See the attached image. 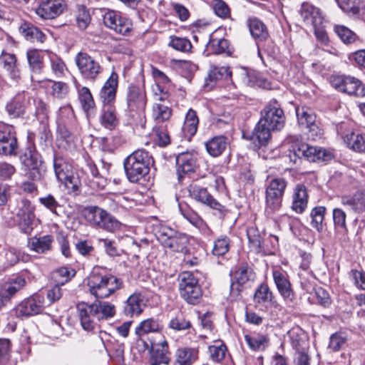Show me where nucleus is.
Wrapping results in <instances>:
<instances>
[{
  "label": "nucleus",
  "instance_id": "3",
  "mask_svg": "<svg viewBox=\"0 0 365 365\" xmlns=\"http://www.w3.org/2000/svg\"><path fill=\"white\" fill-rule=\"evenodd\" d=\"M153 156L144 149H138L129 155L123 161V167L128 180L138 182L150 172L153 165Z\"/></svg>",
  "mask_w": 365,
  "mask_h": 365
},
{
  "label": "nucleus",
  "instance_id": "46",
  "mask_svg": "<svg viewBox=\"0 0 365 365\" xmlns=\"http://www.w3.org/2000/svg\"><path fill=\"white\" fill-rule=\"evenodd\" d=\"M335 33L345 44H351L359 39V36L349 28L343 25H335Z\"/></svg>",
  "mask_w": 365,
  "mask_h": 365
},
{
  "label": "nucleus",
  "instance_id": "19",
  "mask_svg": "<svg viewBox=\"0 0 365 365\" xmlns=\"http://www.w3.org/2000/svg\"><path fill=\"white\" fill-rule=\"evenodd\" d=\"M272 277L280 296L286 302H292L295 299V293L287 272L274 269L272 270Z\"/></svg>",
  "mask_w": 365,
  "mask_h": 365
},
{
  "label": "nucleus",
  "instance_id": "31",
  "mask_svg": "<svg viewBox=\"0 0 365 365\" xmlns=\"http://www.w3.org/2000/svg\"><path fill=\"white\" fill-rule=\"evenodd\" d=\"M346 146L359 153H365V133L351 132L343 137Z\"/></svg>",
  "mask_w": 365,
  "mask_h": 365
},
{
  "label": "nucleus",
  "instance_id": "54",
  "mask_svg": "<svg viewBox=\"0 0 365 365\" xmlns=\"http://www.w3.org/2000/svg\"><path fill=\"white\" fill-rule=\"evenodd\" d=\"M346 213L340 208H334L333 210V220L334 225L336 228L342 230L344 234V241H346L347 237V228L346 225Z\"/></svg>",
  "mask_w": 365,
  "mask_h": 365
},
{
  "label": "nucleus",
  "instance_id": "60",
  "mask_svg": "<svg viewBox=\"0 0 365 365\" xmlns=\"http://www.w3.org/2000/svg\"><path fill=\"white\" fill-rule=\"evenodd\" d=\"M339 7L345 12L358 15L360 11L361 0H336Z\"/></svg>",
  "mask_w": 365,
  "mask_h": 365
},
{
  "label": "nucleus",
  "instance_id": "49",
  "mask_svg": "<svg viewBox=\"0 0 365 365\" xmlns=\"http://www.w3.org/2000/svg\"><path fill=\"white\" fill-rule=\"evenodd\" d=\"M91 175L88 177V185L94 190H103L108 184V180L100 175L96 168H91Z\"/></svg>",
  "mask_w": 365,
  "mask_h": 365
},
{
  "label": "nucleus",
  "instance_id": "20",
  "mask_svg": "<svg viewBox=\"0 0 365 365\" xmlns=\"http://www.w3.org/2000/svg\"><path fill=\"white\" fill-rule=\"evenodd\" d=\"M17 140L14 128L9 125L0 123V154L11 155L16 153Z\"/></svg>",
  "mask_w": 365,
  "mask_h": 365
},
{
  "label": "nucleus",
  "instance_id": "42",
  "mask_svg": "<svg viewBox=\"0 0 365 365\" xmlns=\"http://www.w3.org/2000/svg\"><path fill=\"white\" fill-rule=\"evenodd\" d=\"M162 326L159 321L153 318H149L142 321L135 328V333L136 336H145L150 332H158L161 331Z\"/></svg>",
  "mask_w": 365,
  "mask_h": 365
},
{
  "label": "nucleus",
  "instance_id": "47",
  "mask_svg": "<svg viewBox=\"0 0 365 365\" xmlns=\"http://www.w3.org/2000/svg\"><path fill=\"white\" fill-rule=\"evenodd\" d=\"M247 236L251 249L257 252H261L264 242L262 240V237L258 229L254 226L248 227L247 230Z\"/></svg>",
  "mask_w": 365,
  "mask_h": 365
},
{
  "label": "nucleus",
  "instance_id": "37",
  "mask_svg": "<svg viewBox=\"0 0 365 365\" xmlns=\"http://www.w3.org/2000/svg\"><path fill=\"white\" fill-rule=\"evenodd\" d=\"M53 237L47 235L39 237H32L29 240L28 245L31 250L38 253H43L51 249Z\"/></svg>",
  "mask_w": 365,
  "mask_h": 365
},
{
  "label": "nucleus",
  "instance_id": "39",
  "mask_svg": "<svg viewBox=\"0 0 365 365\" xmlns=\"http://www.w3.org/2000/svg\"><path fill=\"white\" fill-rule=\"evenodd\" d=\"M245 339L249 347L255 351H264L269 343V337L264 334H246Z\"/></svg>",
  "mask_w": 365,
  "mask_h": 365
},
{
  "label": "nucleus",
  "instance_id": "40",
  "mask_svg": "<svg viewBox=\"0 0 365 365\" xmlns=\"http://www.w3.org/2000/svg\"><path fill=\"white\" fill-rule=\"evenodd\" d=\"M20 31L27 40L32 42L43 43L46 38V35L38 28L30 24H23Z\"/></svg>",
  "mask_w": 365,
  "mask_h": 365
},
{
  "label": "nucleus",
  "instance_id": "28",
  "mask_svg": "<svg viewBox=\"0 0 365 365\" xmlns=\"http://www.w3.org/2000/svg\"><path fill=\"white\" fill-rule=\"evenodd\" d=\"M25 279L18 277L4 282L0 287V300L1 302L7 301L25 285Z\"/></svg>",
  "mask_w": 365,
  "mask_h": 365
},
{
  "label": "nucleus",
  "instance_id": "14",
  "mask_svg": "<svg viewBox=\"0 0 365 365\" xmlns=\"http://www.w3.org/2000/svg\"><path fill=\"white\" fill-rule=\"evenodd\" d=\"M31 101L35 103L27 93H21L16 95L6 106L8 114L12 118L22 117L25 113L37 114V110H34Z\"/></svg>",
  "mask_w": 365,
  "mask_h": 365
},
{
  "label": "nucleus",
  "instance_id": "43",
  "mask_svg": "<svg viewBox=\"0 0 365 365\" xmlns=\"http://www.w3.org/2000/svg\"><path fill=\"white\" fill-rule=\"evenodd\" d=\"M58 182L63 184L69 195H77L81 192V180L74 171L68 175L65 179L60 180Z\"/></svg>",
  "mask_w": 365,
  "mask_h": 365
},
{
  "label": "nucleus",
  "instance_id": "18",
  "mask_svg": "<svg viewBox=\"0 0 365 365\" xmlns=\"http://www.w3.org/2000/svg\"><path fill=\"white\" fill-rule=\"evenodd\" d=\"M197 161V155L193 153H182L176 157V173L179 182H182L186 175L195 171Z\"/></svg>",
  "mask_w": 365,
  "mask_h": 365
},
{
  "label": "nucleus",
  "instance_id": "55",
  "mask_svg": "<svg viewBox=\"0 0 365 365\" xmlns=\"http://www.w3.org/2000/svg\"><path fill=\"white\" fill-rule=\"evenodd\" d=\"M232 72L227 66H214L209 72L208 78L211 81H217L222 79H228L231 77Z\"/></svg>",
  "mask_w": 365,
  "mask_h": 365
},
{
  "label": "nucleus",
  "instance_id": "44",
  "mask_svg": "<svg viewBox=\"0 0 365 365\" xmlns=\"http://www.w3.org/2000/svg\"><path fill=\"white\" fill-rule=\"evenodd\" d=\"M51 86L50 94L56 99L62 100L66 98L70 91L69 86L63 81H49Z\"/></svg>",
  "mask_w": 365,
  "mask_h": 365
},
{
  "label": "nucleus",
  "instance_id": "11",
  "mask_svg": "<svg viewBox=\"0 0 365 365\" xmlns=\"http://www.w3.org/2000/svg\"><path fill=\"white\" fill-rule=\"evenodd\" d=\"M331 83L339 91L356 98L365 96V86L359 79L350 76H335Z\"/></svg>",
  "mask_w": 365,
  "mask_h": 365
},
{
  "label": "nucleus",
  "instance_id": "32",
  "mask_svg": "<svg viewBox=\"0 0 365 365\" xmlns=\"http://www.w3.org/2000/svg\"><path fill=\"white\" fill-rule=\"evenodd\" d=\"M114 70L102 86L99 97L102 106H114Z\"/></svg>",
  "mask_w": 365,
  "mask_h": 365
},
{
  "label": "nucleus",
  "instance_id": "12",
  "mask_svg": "<svg viewBox=\"0 0 365 365\" xmlns=\"http://www.w3.org/2000/svg\"><path fill=\"white\" fill-rule=\"evenodd\" d=\"M16 215L20 230L25 234H30L33 229L35 219L34 207L27 199H21L17 202Z\"/></svg>",
  "mask_w": 365,
  "mask_h": 365
},
{
  "label": "nucleus",
  "instance_id": "35",
  "mask_svg": "<svg viewBox=\"0 0 365 365\" xmlns=\"http://www.w3.org/2000/svg\"><path fill=\"white\" fill-rule=\"evenodd\" d=\"M248 27L252 36L257 42L264 41L269 36V32L266 25L257 18L249 19Z\"/></svg>",
  "mask_w": 365,
  "mask_h": 365
},
{
  "label": "nucleus",
  "instance_id": "23",
  "mask_svg": "<svg viewBox=\"0 0 365 365\" xmlns=\"http://www.w3.org/2000/svg\"><path fill=\"white\" fill-rule=\"evenodd\" d=\"M128 106L130 110H143L146 105L145 94L143 88L135 85L128 87Z\"/></svg>",
  "mask_w": 365,
  "mask_h": 365
},
{
  "label": "nucleus",
  "instance_id": "63",
  "mask_svg": "<svg viewBox=\"0 0 365 365\" xmlns=\"http://www.w3.org/2000/svg\"><path fill=\"white\" fill-rule=\"evenodd\" d=\"M38 201L41 205L48 210L51 213L58 215L57 208L61 206L53 195L47 194L45 196L40 197Z\"/></svg>",
  "mask_w": 365,
  "mask_h": 365
},
{
  "label": "nucleus",
  "instance_id": "1",
  "mask_svg": "<svg viewBox=\"0 0 365 365\" xmlns=\"http://www.w3.org/2000/svg\"><path fill=\"white\" fill-rule=\"evenodd\" d=\"M285 115L280 105L272 100L261 111V118L252 131L243 132L244 139L250 141L254 150L265 147L271 140V132L282 130Z\"/></svg>",
  "mask_w": 365,
  "mask_h": 365
},
{
  "label": "nucleus",
  "instance_id": "34",
  "mask_svg": "<svg viewBox=\"0 0 365 365\" xmlns=\"http://www.w3.org/2000/svg\"><path fill=\"white\" fill-rule=\"evenodd\" d=\"M53 168L58 181L65 179L68 175L73 171L72 165L68 162L66 159L59 155H54Z\"/></svg>",
  "mask_w": 365,
  "mask_h": 365
},
{
  "label": "nucleus",
  "instance_id": "7",
  "mask_svg": "<svg viewBox=\"0 0 365 365\" xmlns=\"http://www.w3.org/2000/svg\"><path fill=\"white\" fill-rule=\"evenodd\" d=\"M113 276L107 275L97 270H93L87 280L90 293L96 298L104 299L114 292V285L111 281Z\"/></svg>",
  "mask_w": 365,
  "mask_h": 365
},
{
  "label": "nucleus",
  "instance_id": "45",
  "mask_svg": "<svg viewBox=\"0 0 365 365\" xmlns=\"http://www.w3.org/2000/svg\"><path fill=\"white\" fill-rule=\"evenodd\" d=\"M78 100L85 112L88 113L95 108L93 96L87 87H83L78 90Z\"/></svg>",
  "mask_w": 365,
  "mask_h": 365
},
{
  "label": "nucleus",
  "instance_id": "59",
  "mask_svg": "<svg viewBox=\"0 0 365 365\" xmlns=\"http://www.w3.org/2000/svg\"><path fill=\"white\" fill-rule=\"evenodd\" d=\"M230 248V240L226 236L217 238L214 242L212 254L216 256H222L226 254Z\"/></svg>",
  "mask_w": 365,
  "mask_h": 365
},
{
  "label": "nucleus",
  "instance_id": "53",
  "mask_svg": "<svg viewBox=\"0 0 365 365\" xmlns=\"http://www.w3.org/2000/svg\"><path fill=\"white\" fill-rule=\"evenodd\" d=\"M26 56L31 69L34 72H40L43 67L41 52L36 49L29 50Z\"/></svg>",
  "mask_w": 365,
  "mask_h": 365
},
{
  "label": "nucleus",
  "instance_id": "29",
  "mask_svg": "<svg viewBox=\"0 0 365 365\" xmlns=\"http://www.w3.org/2000/svg\"><path fill=\"white\" fill-rule=\"evenodd\" d=\"M228 139L224 135H217L205 143L207 153L212 157H218L225 150Z\"/></svg>",
  "mask_w": 365,
  "mask_h": 365
},
{
  "label": "nucleus",
  "instance_id": "36",
  "mask_svg": "<svg viewBox=\"0 0 365 365\" xmlns=\"http://www.w3.org/2000/svg\"><path fill=\"white\" fill-rule=\"evenodd\" d=\"M199 120L196 112L190 109L185 118L182 130L185 138L190 139L197 132Z\"/></svg>",
  "mask_w": 365,
  "mask_h": 365
},
{
  "label": "nucleus",
  "instance_id": "4",
  "mask_svg": "<svg viewBox=\"0 0 365 365\" xmlns=\"http://www.w3.org/2000/svg\"><path fill=\"white\" fill-rule=\"evenodd\" d=\"M230 276V297L235 301L241 298L242 290L250 287L255 279V273L247 264H241L235 269H232Z\"/></svg>",
  "mask_w": 365,
  "mask_h": 365
},
{
  "label": "nucleus",
  "instance_id": "41",
  "mask_svg": "<svg viewBox=\"0 0 365 365\" xmlns=\"http://www.w3.org/2000/svg\"><path fill=\"white\" fill-rule=\"evenodd\" d=\"M198 357V351L195 349H180L176 353L175 365H192Z\"/></svg>",
  "mask_w": 365,
  "mask_h": 365
},
{
  "label": "nucleus",
  "instance_id": "38",
  "mask_svg": "<svg viewBox=\"0 0 365 365\" xmlns=\"http://www.w3.org/2000/svg\"><path fill=\"white\" fill-rule=\"evenodd\" d=\"M206 46L207 51L215 54L226 53L230 55L232 53L229 41L223 38H215L213 35L210 36Z\"/></svg>",
  "mask_w": 365,
  "mask_h": 365
},
{
  "label": "nucleus",
  "instance_id": "30",
  "mask_svg": "<svg viewBox=\"0 0 365 365\" xmlns=\"http://www.w3.org/2000/svg\"><path fill=\"white\" fill-rule=\"evenodd\" d=\"M0 63L12 79L18 80L20 78V71L14 54L3 51L0 56Z\"/></svg>",
  "mask_w": 365,
  "mask_h": 365
},
{
  "label": "nucleus",
  "instance_id": "56",
  "mask_svg": "<svg viewBox=\"0 0 365 365\" xmlns=\"http://www.w3.org/2000/svg\"><path fill=\"white\" fill-rule=\"evenodd\" d=\"M48 58L52 72L56 77L62 76L64 74V71L66 70L64 62L61 58L52 53H48Z\"/></svg>",
  "mask_w": 365,
  "mask_h": 365
},
{
  "label": "nucleus",
  "instance_id": "6",
  "mask_svg": "<svg viewBox=\"0 0 365 365\" xmlns=\"http://www.w3.org/2000/svg\"><path fill=\"white\" fill-rule=\"evenodd\" d=\"M156 237L165 248L173 252H184L189 243L188 237L165 225H160Z\"/></svg>",
  "mask_w": 365,
  "mask_h": 365
},
{
  "label": "nucleus",
  "instance_id": "62",
  "mask_svg": "<svg viewBox=\"0 0 365 365\" xmlns=\"http://www.w3.org/2000/svg\"><path fill=\"white\" fill-rule=\"evenodd\" d=\"M154 132L155 140L160 146L165 147L170 144V137L166 126L155 125Z\"/></svg>",
  "mask_w": 365,
  "mask_h": 365
},
{
  "label": "nucleus",
  "instance_id": "51",
  "mask_svg": "<svg viewBox=\"0 0 365 365\" xmlns=\"http://www.w3.org/2000/svg\"><path fill=\"white\" fill-rule=\"evenodd\" d=\"M326 208L324 206H319L313 208L310 213L312 217L311 225L312 227L316 229L318 232H320L323 229V221L324 219V215Z\"/></svg>",
  "mask_w": 365,
  "mask_h": 365
},
{
  "label": "nucleus",
  "instance_id": "27",
  "mask_svg": "<svg viewBox=\"0 0 365 365\" xmlns=\"http://www.w3.org/2000/svg\"><path fill=\"white\" fill-rule=\"evenodd\" d=\"M300 14L304 21L308 25L316 26L323 24V16L320 10L309 3L302 4Z\"/></svg>",
  "mask_w": 365,
  "mask_h": 365
},
{
  "label": "nucleus",
  "instance_id": "17",
  "mask_svg": "<svg viewBox=\"0 0 365 365\" xmlns=\"http://www.w3.org/2000/svg\"><path fill=\"white\" fill-rule=\"evenodd\" d=\"M76 63L82 76L87 80H95L101 70L99 63L86 53H78Z\"/></svg>",
  "mask_w": 365,
  "mask_h": 365
},
{
  "label": "nucleus",
  "instance_id": "25",
  "mask_svg": "<svg viewBox=\"0 0 365 365\" xmlns=\"http://www.w3.org/2000/svg\"><path fill=\"white\" fill-rule=\"evenodd\" d=\"M307 203L308 194L306 187L302 184H297L293 190L292 210L301 214L306 210Z\"/></svg>",
  "mask_w": 365,
  "mask_h": 365
},
{
  "label": "nucleus",
  "instance_id": "10",
  "mask_svg": "<svg viewBox=\"0 0 365 365\" xmlns=\"http://www.w3.org/2000/svg\"><path fill=\"white\" fill-rule=\"evenodd\" d=\"M189 196L195 201L215 210L220 217H223L227 210L208 192L206 187L197 183H192L187 187Z\"/></svg>",
  "mask_w": 365,
  "mask_h": 365
},
{
  "label": "nucleus",
  "instance_id": "8",
  "mask_svg": "<svg viewBox=\"0 0 365 365\" xmlns=\"http://www.w3.org/2000/svg\"><path fill=\"white\" fill-rule=\"evenodd\" d=\"M179 290L180 296L189 304L200 302L202 295L198 279L190 272H184L179 277Z\"/></svg>",
  "mask_w": 365,
  "mask_h": 365
},
{
  "label": "nucleus",
  "instance_id": "5",
  "mask_svg": "<svg viewBox=\"0 0 365 365\" xmlns=\"http://www.w3.org/2000/svg\"><path fill=\"white\" fill-rule=\"evenodd\" d=\"M287 186V181L283 178H274L268 182L265 191V213L267 216L280 210Z\"/></svg>",
  "mask_w": 365,
  "mask_h": 365
},
{
  "label": "nucleus",
  "instance_id": "64",
  "mask_svg": "<svg viewBox=\"0 0 365 365\" xmlns=\"http://www.w3.org/2000/svg\"><path fill=\"white\" fill-rule=\"evenodd\" d=\"M131 26V21L128 19L118 16L115 14V33L125 35L130 31Z\"/></svg>",
  "mask_w": 365,
  "mask_h": 365
},
{
  "label": "nucleus",
  "instance_id": "52",
  "mask_svg": "<svg viewBox=\"0 0 365 365\" xmlns=\"http://www.w3.org/2000/svg\"><path fill=\"white\" fill-rule=\"evenodd\" d=\"M242 80L248 86H258L264 88H269V83L264 78H257L253 74L248 73L246 70H242L241 73Z\"/></svg>",
  "mask_w": 365,
  "mask_h": 365
},
{
  "label": "nucleus",
  "instance_id": "21",
  "mask_svg": "<svg viewBox=\"0 0 365 365\" xmlns=\"http://www.w3.org/2000/svg\"><path fill=\"white\" fill-rule=\"evenodd\" d=\"M66 7L64 0H44L36 9V14L43 19H53L61 15Z\"/></svg>",
  "mask_w": 365,
  "mask_h": 365
},
{
  "label": "nucleus",
  "instance_id": "2",
  "mask_svg": "<svg viewBox=\"0 0 365 365\" xmlns=\"http://www.w3.org/2000/svg\"><path fill=\"white\" fill-rule=\"evenodd\" d=\"M77 310L81 327L87 331L94 329L96 324V319H108L113 315V307L98 300L91 304L85 302L78 303Z\"/></svg>",
  "mask_w": 365,
  "mask_h": 365
},
{
  "label": "nucleus",
  "instance_id": "22",
  "mask_svg": "<svg viewBox=\"0 0 365 365\" xmlns=\"http://www.w3.org/2000/svg\"><path fill=\"white\" fill-rule=\"evenodd\" d=\"M146 306L145 296L141 293L135 292L125 302L123 313L126 316H139Z\"/></svg>",
  "mask_w": 365,
  "mask_h": 365
},
{
  "label": "nucleus",
  "instance_id": "13",
  "mask_svg": "<svg viewBox=\"0 0 365 365\" xmlns=\"http://www.w3.org/2000/svg\"><path fill=\"white\" fill-rule=\"evenodd\" d=\"M253 299L255 306L261 310L272 314L281 309V306L275 299L273 292L267 284L262 283L257 287Z\"/></svg>",
  "mask_w": 365,
  "mask_h": 365
},
{
  "label": "nucleus",
  "instance_id": "15",
  "mask_svg": "<svg viewBox=\"0 0 365 365\" xmlns=\"http://www.w3.org/2000/svg\"><path fill=\"white\" fill-rule=\"evenodd\" d=\"M46 307L43 295L35 294L21 302L15 309L18 317H28L41 314Z\"/></svg>",
  "mask_w": 365,
  "mask_h": 365
},
{
  "label": "nucleus",
  "instance_id": "50",
  "mask_svg": "<svg viewBox=\"0 0 365 365\" xmlns=\"http://www.w3.org/2000/svg\"><path fill=\"white\" fill-rule=\"evenodd\" d=\"M168 45L173 49L183 53H189L191 51L192 46L190 40L187 38L171 36Z\"/></svg>",
  "mask_w": 365,
  "mask_h": 365
},
{
  "label": "nucleus",
  "instance_id": "16",
  "mask_svg": "<svg viewBox=\"0 0 365 365\" xmlns=\"http://www.w3.org/2000/svg\"><path fill=\"white\" fill-rule=\"evenodd\" d=\"M83 214L87 221L113 232L114 221L112 216L106 210L97 206H89L83 209Z\"/></svg>",
  "mask_w": 365,
  "mask_h": 365
},
{
  "label": "nucleus",
  "instance_id": "48",
  "mask_svg": "<svg viewBox=\"0 0 365 365\" xmlns=\"http://www.w3.org/2000/svg\"><path fill=\"white\" fill-rule=\"evenodd\" d=\"M171 109L161 103H155L153 107V117L157 123L165 122L171 116Z\"/></svg>",
  "mask_w": 365,
  "mask_h": 365
},
{
  "label": "nucleus",
  "instance_id": "24",
  "mask_svg": "<svg viewBox=\"0 0 365 365\" xmlns=\"http://www.w3.org/2000/svg\"><path fill=\"white\" fill-rule=\"evenodd\" d=\"M168 342L151 343L150 363L151 365L168 364L170 361Z\"/></svg>",
  "mask_w": 365,
  "mask_h": 365
},
{
  "label": "nucleus",
  "instance_id": "61",
  "mask_svg": "<svg viewBox=\"0 0 365 365\" xmlns=\"http://www.w3.org/2000/svg\"><path fill=\"white\" fill-rule=\"evenodd\" d=\"M89 11L83 5H78L76 15L78 26L81 29H86L91 22Z\"/></svg>",
  "mask_w": 365,
  "mask_h": 365
},
{
  "label": "nucleus",
  "instance_id": "57",
  "mask_svg": "<svg viewBox=\"0 0 365 365\" xmlns=\"http://www.w3.org/2000/svg\"><path fill=\"white\" fill-rule=\"evenodd\" d=\"M101 123L103 126L112 130L114 128V106H102Z\"/></svg>",
  "mask_w": 365,
  "mask_h": 365
},
{
  "label": "nucleus",
  "instance_id": "9",
  "mask_svg": "<svg viewBox=\"0 0 365 365\" xmlns=\"http://www.w3.org/2000/svg\"><path fill=\"white\" fill-rule=\"evenodd\" d=\"M291 153H293L294 159L292 155L290 154L289 157L291 160L297 163V159L304 158L309 162H326L333 158V154L331 151L322 148H317L311 146L306 143H302L293 147Z\"/></svg>",
  "mask_w": 365,
  "mask_h": 365
},
{
  "label": "nucleus",
  "instance_id": "26",
  "mask_svg": "<svg viewBox=\"0 0 365 365\" xmlns=\"http://www.w3.org/2000/svg\"><path fill=\"white\" fill-rule=\"evenodd\" d=\"M296 115L301 125L308 128L310 132L316 131V135H318L320 130L315 124L316 115L311 108L306 106L297 107Z\"/></svg>",
  "mask_w": 365,
  "mask_h": 365
},
{
  "label": "nucleus",
  "instance_id": "33",
  "mask_svg": "<svg viewBox=\"0 0 365 365\" xmlns=\"http://www.w3.org/2000/svg\"><path fill=\"white\" fill-rule=\"evenodd\" d=\"M341 202L356 212H362L365 210V191L357 192L350 195H343L341 197Z\"/></svg>",
  "mask_w": 365,
  "mask_h": 365
},
{
  "label": "nucleus",
  "instance_id": "58",
  "mask_svg": "<svg viewBox=\"0 0 365 365\" xmlns=\"http://www.w3.org/2000/svg\"><path fill=\"white\" fill-rule=\"evenodd\" d=\"M23 164L25 167V169L41 167V158L38 153L29 151L24 154L23 158Z\"/></svg>",
  "mask_w": 365,
  "mask_h": 365
}]
</instances>
